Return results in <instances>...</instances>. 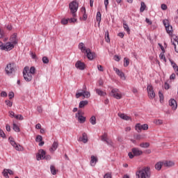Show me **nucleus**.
Returning <instances> with one entry per match:
<instances>
[{"label": "nucleus", "instance_id": "obj_1", "mask_svg": "<svg viewBox=\"0 0 178 178\" xmlns=\"http://www.w3.org/2000/svg\"><path fill=\"white\" fill-rule=\"evenodd\" d=\"M137 178H150L151 177V170L149 167L143 168L136 172Z\"/></svg>", "mask_w": 178, "mask_h": 178}, {"label": "nucleus", "instance_id": "obj_2", "mask_svg": "<svg viewBox=\"0 0 178 178\" xmlns=\"http://www.w3.org/2000/svg\"><path fill=\"white\" fill-rule=\"evenodd\" d=\"M16 70H17V67L16 66L15 63H10L7 64L5 68V72L7 76H12V74H15V73H16Z\"/></svg>", "mask_w": 178, "mask_h": 178}, {"label": "nucleus", "instance_id": "obj_3", "mask_svg": "<svg viewBox=\"0 0 178 178\" xmlns=\"http://www.w3.org/2000/svg\"><path fill=\"white\" fill-rule=\"evenodd\" d=\"M69 8L73 17H76L77 10H79V3L77 1H72L69 4Z\"/></svg>", "mask_w": 178, "mask_h": 178}, {"label": "nucleus", "instance_id": "obj_4", "mask_svg": "<svg viewBox=\"0 0 178 178\" xmlns=\"http://www.w3.org/2000/svg\"><path fill=\"white\" fill-rule=\"evenodd\" d=\"M143 154L141 149H139L138 147H134L131 149V152L128 153V156L130 159H133L134 156H140Z\"/></svg>", "mask_w": 178, "mask_h": 178}, {"label": "nucleus", "instance_id": "obj_5", "mask_svg": "<svg viewBox=\"0 0 178 178\" xmlns=\"http://www.w3.org/2000/svg\"><path fill=\"white\" fill-rule=\"evenodd\" d=\"M23 77L28 83L33 80V75L29 72V67H25L23 70Z\"/></svg>", "mask_w": 178, "mask_h": 178}, {"label": "nucleus", "instance_id": "obj_6", "mask_svg": "<svg viewBox=\"0 0 178 178\" xmlns=\"http://www.w3.org/2000/svg\"><path fill=\"white\" fill-rule=\"evenodd\" d=\"M15 48V44L11 42H6L4 45H1V51H12Z\"/></svg>", "mask_w": 178, "mask_h": 178}, {"label": "nucleus", "instance_id": "obj_7", "mask_svg": "<svg viewBox=\"0 0 178 178\" xmlns=\"http://www.w3.org/2000/svg\"><path fill=\"white\" fill-rule=\"evenodd\" d=\"M147 91L150 99H154L155 98V92L154 91V88L151 85H148L147 87Z\"/></svg>", "mask_w": 178, "mask_h": 178}, {"label": "nucleus", "instance_id": "obj_8", "mask_svg": "<svg viewBox=\"0 0 178 178\" xmlns=\"http://www.w3.org/2000/svg\"><path fill=\"white\" fill-rule=\"evenodd\" d=\"M135 129L138 133H141V130H148V124H144L141 125V124L138 123L135 126Z\"/></svg>", "mask_w": 178, "mask_h": 178}, {"label": "nucleus", "instance_id": "obj_9", "mask_svg": "<svg viewBox=\"0 0 178 178\" xmlns=\"http://www.w3.org/2000/svg\"><path fill=\"white\" fill-rule=\"evenodd\" d=\"M111 97L115 98V99H122V94L119 92V89L113 88L111 90Z\"/></svg>", "mask_w": 178, "mask_h": 178}, {"label": "nucleus", "instance_id": "obj_10", "mask_svg": "<svg viewBox=\"0 0 178 178\" xmlns=\"http://www.w3.org/2000/svg\"><path fill=\"white\" fill-rule=\"evenodd\" d=\"M46 152L44 149L39 150L38 153L36 154V159L37 161H42L44 158L45 157Z\"/></svg>", "mask_w": 178, "mask_h": 178}, {"label": "nucleus", "instance_id": "obj_11", "mask_svg": "<svg viewBox=\"0 0 178 178\" xmlns=\"http://www.w3.org/2000/svg\"><path fill=\"white\" fill-rule=\"evenodd\" d=\"M75 116L77 118L78 122H79V123H84V122H86V117L81 115V110L78 111V113H76Z\"/></svg>", "mask_w": 178, "mask_h": 178}, {"label": "nucleus", "instance_id": "obj_12", "mask_svg": "<svg viewBox=\"0 0 178 178\" xmlns=\"http://www.w3.org/2000/svg\"><path fill=\"white\" fill-rule=\"evenodd\" d=\"M75 67L79 69V70H84V69H86V64L79 60L75 63Z\"/></svg>", "mask_w": 178, "mask_h": 178}, {"label": "nucleus", "instance_id": "obj_13", "mask_svg": "<svg viewBox=\"0 0 178 178\" xmlns=\"http://www.w3.org/2000/svg\"><path fill=\"white\" fill-rule=\"evenodd\" d=\"M86 56L89 60H92L95 58V53L91 52V49H87Z\"/></svg>", "mask_w": 178, "mask_h": 178}, {"label": "nucleus", "instance_id": "obj_14", "mask_svg": "<svg viewBox=\"0 0 178 178\" xmlns=\"http://www.w3.org/2000/svg\"><path fill=\"white\" fill-rule=\"evenodd\" d=\"M169 105L171 106L172 111H176V109H177V103L175 99H170L169 100Z\"/></svg>", "mask_w": 178, "mask_h": 178}, {"label": "nucleus", "instance_id": "obj_15", "mask_svg": "<svg viewBox=\"0 0 178 178\" xmlns=\"http://www.w3.org/2000/svg\"><path fill=\"white\" fill-rule=\"evenodd\" d=\"M78 140L81 141L84 144H87V143L88 142V137L87 136V134L83 133L82 134V136L79 137Z\"/></svg>", "mask_w": 178, "mask_h": 178}, {"label": "nucleus", "instance_id": "obj_16", "mask_svg": "<svg viewBox=\"0 0 178 178\" xmlns=\"http://www.w3.org/2000/svg\"><path fill=\"white\" fill-rule=\"evenodd\" d=\"M58 147H59V143L58 141H54L51 145V147L49 148L50 152L53 154V152H55L56 149H58Z\"/></svg>", "mask_w": 178, "mask_h": 178}, {"label": "nucleus", "instance_id": "obj_17", "mask_svg": "<svg viewBox=\"0 0 178 178\" xmlns=\"http://www.w3.org/2000/svg\"><path fill=\"white\" fill-rule=\"evenodd\" d=\"M10 41L12 44L16 45L17 44V33H13L10 38Z\"/></svg>", "mask_w": 178, "mask_h": 178}, {"label": "nucleus", "instance_id": "obj_18", "mask_svg": "<svg viewBox=\"0 0 178 178\" xmlns=\"http://www.w3.org/2000/svg\"><path fill=\"white\" fill-rule=\"evenodd\" d=\"M113 70L115 71L116 74L120 77V79H123V80H126V77H124V73L123 72L119 70V69L114 67Z\"/></svg>", "mask_w": 178, "mask_h": 178}, {"label": "nucleus", "instance_id": "obj_19", "mask_svg": "<svg viewBox=\"0 0 178 178\" xmlns=\"http://www.w3.org/2000/svg\"><path fill=\"white\" fill-rule=\"evenodd\" d=\"M78 48L81 50V52H83V54H87L88 49L86 47V46H84V43L80 42L79 44Z\"/></svg>", "mask_w": 178, "mask_h": 178}, {"label": "nucleus", "instance_id": "obj_20", "mask_svg": "<svg viewBox=\"0 0 178 178\" xmlns=\"http://www.w3.org/2000/svg\"><path fill=\"white\" fill-rule=\"evenodd\" d=\"M90 159V165L95 166V165H97V162H98V159L95 157V156H91Z\"/></svg>", "mask_w": 178, "mask_h": 178}, {"label": "nucleus", "instance_id": "obj_21", "mask_svg": "<svg viewBox=\"0 0 178 178\" xmlns=\"http://www.w3.org/2000/svg\"><path fill=\"white\" fill-rule=\"evenodd\" d=\"M95 91L96 94H97V95H99L100 97H105V95H106V92H104L101 89L96 88Z\"/></svg>", "mask_w": 178, "mask_h": 178}, {"label": "nucleus", "instance_id": "obj_22", "mask_svg": "<svg viewBox=\"0 0 178 178\" xmlns=\"http://www.w3.org/2000/svg\"><path fill=\"white\" fill-rule=\"evenodd\" d=\"M119 118L123 119V120H130V117L124 113H118Z\"/></svg>", "mask_w": 178, "mask_h": 178}, {"label": "nucleus", "instance_id": "obj_23", "mask_svg": "<svg viewBox=\"0 0 178 178\" xmlns=\"http://www.w3.org/2000/svg\"><path fill=\"white\" fill-rule=\"evenodd\" d=\"M88 105V101L87 100H82L79 102V108H83L84 106Z\"/></svg>", "mask_w": 178, "mask_h": 178}, {"label": "nucleus", "instance_id": "obj_24", "mask_svg": "<svg viewBox=\"0 0 178 178\" xmlns=\"http://www.w3.org/2000/svg\"><path fill=\"white\" fill-rule=\"evenodd\" d=\"M102 141H104V143H106V144H109V140H108V134H104L101 136Z\"/></svg>", "mask_w": 178, "mask_h": 178}, {"label": "nucleus", "instance_id": "obj_25", "mask_svg": "<svg viewBox=\"0 0 178 178\" xmlns=\"http://www.w3.org/2000/svg\"><path fill=\"white\" fill-rule=\"evenodd\" d=\"M163 165V162L159 161V162L156 163L155 165V170H161V169H162Z\"/></svg>", "mask_w": 178, "mask_h": 178}, {"label": "nucleus", "instance_id": "obj_26", "mask_svg": "<svg viewBox=\"0 0 178 178\" xmlns=\"http://www.w3.org/2000/svg\"><path fill=\"white\" fill-rule=\"evenodd\" d=\"M163 165L167 168H170L175 165V163L173 161H165V162H163Z\"/></svg>", "mask_w": 178, "mask_h": 178}, {"label": "nucleus", "instance_id": "obj_27", "mask_svg": "<svg viewBox=\"0 0 178 178\" xmlns=\"http://www.w3.org/2000/svg\"><path fill=\"white\" fill-rule=\"evenodd\" d=\"M123 28L129 34H130V28H129V25L126 23V21H123Z\"/></svg>", "mask_w": 178, "mask_h": 178}, {"label": "nucleus", "instance_id": "obj_28", "mask_svg": "<svg viewBox=\"0 0 178 178\" xmlns=\"http://www.w3.org/2000/svg\"><path fill=\"white\" fill-rule=\"evenodd\" d=\"M8 140H9L10 143L12 145V147H15L17 145V143H16V142L15 141V138H13V137L10 136L8 138Z\"/></svg>", "mask_w": 178, "mask_h": 178}, {"label": "nucleus", "instance_id": "obj_29", "mask_svg": "<svg viewBox=\"0 0 178 178\" xmlns=\"http://www.w3.org/2000/svg\"><path fill=\"white\" fill-rule=\"evenodd\" d=\"M147 8V6L145 5V3L142 1L140 3V13H143V12H144V10H145V8Z\"/></svg>", "mask_w": 178, "mask_h": 178}, {"label": "nucleus", "instance_id": "obj_30", "mask_svg": "<svg viewBox=\"0 0 178 178\" xmlns=\"http://www.w3.org/2000/svg\"><path fill=\"white\" fill-rule=\"evenodd\" d=\"M90 122L91 123V124H92L93 126L95 124H97V118H95V116L92 115L90 118Z\"/></svg>", "mask_w": 178, "mask_h": 178}, {"label": "nucleus", "instance_id": "obj_31", "mask_svg": "<svg viewBox=\"0 0 178 178\" xmlns=\"http://www.w3.org/2000/svg\"><path fill=\"white\" fill-rule=\"evenodd\" d=\"M50 170H51V175H56V172H58V170H56V169L55 168V165H50Z\"/></svg>", "mask_w": 178, "mask_h": 178}, {"label": "nucleus", "instance_id": "obj_32", "mask_svg": "<svg viewBox=\"0 0 178 178\" xmlns=\"http://www.w3.org/2000/svg\"><path fill=\"white\" fill-rule=\"evenodd\" d=\"M13 130L15 131H16V133H19L20 131V128L19 127V126H17V124L13 123Z\"/></svg>", "mask_w": 178, "mask_h": 178}, {"label": "nucleus", "instance_id": "obj_33", "mask_svg": "<svg viewBox=\"0 0 178 178\" xmlns=\"http://www.w3.org/2000/svg\"><path fill=\"white\" fill-rule=\"evenodd\" d=\"M105 40L106 42H111V39L109 38V31L105 32Z\"/></svg>", "mask_w": 178, "mask_h": 178}, {"label": "nucleus", "instance_id": "obj_34", "mask_svg": "<svg viewBox=\"0 0 178 178\" xmlns=\"http://www.w3.org/2000/svg\"><path fill=\"white\" fill-rule=\"evenodd\" d=\"M2 175L3 177L9 178V173H8V169H4L2 172Z\"/></svg>", "mask_w": 178, "mask_h": 178}, {"label": "nucleus", "instance_id": "obj_35", "mask_svg": "<svg viewBox=\"0 0 178 178\" xmlns=\"http://www.w3.org/2000/svg\"><path fill=\"white\" fill-rule=\"evenodd\" d=\"M101 12L98 11L97 13V17H96V19H97V22H98V24H99V23H101Z\"/></svg>", "mask_w": 178, "mask_h": 178}, {"label": "nucleus", "instance_id": "obj_36", "mask_svg": "<svg viewBox=\"0 0 178 178\" xmlns=\"http://www.w3.org/2000/svg\"><path fill=\"white\" fill-rule=\"evenodd\" d=\"M129 65H130V61H129V58L125 57L124 58V67H127V66H129Z\"/></svg>", "mask_w": 178, "mask_h": 178}, {"label": "nucleus", "instance_id": "obj_37", "mask_svg": "<svg viewBox=\"0 0 178 178\" xmlns=\"http://www.w3.org/2000/svg\"><path fill=\"white\" fill-rule=\"evenodd\" d=\"M14 148L16 149V151H23L24 149L22 146L19 144L15 145Z\"/></svg>", "mask_w": 178, "mask_h": 178}, {"label": "nucleus", "instance_id": "obj_38", "mask_svg": "<svg viewBox=\"0 0 178 178\" xmlns=\"http://www.w3.org/2000/svg\"><path fill=\"white\" fill-rule=\"evenodd\" d=\"M141 148H148L149 147V143H142L140 144Z\"/></svg>", "mask_w": 178, "mask_h": 178}, {"label": "nucleus", "instance_id": "obj_39", "mask_svg": "<svg viewBox=\"0 0 178 178\" xmlns=\"http://www.w3.org/2000/svg\"><path fill=\"white\" fill-rule=\"evenodd\" d=\"M165 30L168 34H172V33L173 31V28L170 26H165Z\"/></svg>", "mask_w": 178, "mask_h": 178}, {"label": "nucleus", "instance_id": "obj_40", "mask_svg": "<svg viewBox=\"0 0 178 178\" xmlns=\"http://www.w3.org/2000/svg\"><path fill=\"white\" fill-rule=\"evenodd\" d=\"M83 97L86 98H90V97H91V94L90 93V92L87 91V90H83Z\"/></svg>", "mask_w": 178, "mask_h": 178}, {"label": "nucleus", "instance_id": "obj_41", "mask_svg": "<svg viewBox=\"0 0 178 178\" xmlns=\"http://www.w3.org/2000/svg\"><path fill=\"white\" fill-rule=\"evenodd\" d=\"M170 62L171 65L172 66L174 70H176L178 68L177 64L172 60H170Z\"/></svg>", "mask_w": 178, "mask_h": 178}, {"label": "nucleus", "instance_id": "obj_42", "mask_svg": "<svg viewBox=\"0 0 178 178\" xmlns=\"http://www.w3.org/2000/svg\"><path fill=\"white\" fill-rule=\"evenodd\" d=\"M170 62L171 65L172 66L174 70H176L178 68L177 64L172 60H170Z\"/></svg>", "mask_w": 178, "mask_h": 178}, {"label": "nucleus", "instance_id": "obj_43", "mask_svg": "<svg viewBox=\"0 0 178 178\" xmlns=\"http://www.w3.org/2000/svg\"><path fill=\"white\" fill-rule=\"evenodd\" d=\"M29 73H30L32 76L33 74H35V67H31L30 70H29Z\"/></svg>", "mask_w": 178, "mask_h": 178}, {"label": "nucleus", "instance_id": "obj_44", "mask_svg": "<svg viewBox=\"0 0 178 178\" xmlns=\"http://www.w3.org/2000/svg\"><path fill=\"white\" fill-rule=\"evenodd\" d=\"M42 60L43 63H44V64L49 63V58H48V57H47V56L42 57Z\"/></svg>", "mask_w": 178, "mask_h": 178}, {"label": "nucleus", "instance_id": "obj_45", "mask_svg": "<svg viewBox=\"0 0 178 178\" xmlns=\"http://www.w3.org/2000/svg\"><path fill=\"white\" fill-rule=\"evenodd\" d=\"M69 23H76L77 22V18L76 17H73L72 18H68Z\"/></svg>", "mask_w": 178, "mask_h": 178}, {"label": "nucleus", "instance_id": "obj_46", "mask_svg": "<svg viewBox=\"0 0 178 178\" xmlns=\"http://www.w3.org/2000/svg\"><path fill=\"white\" fill-rule=\"evenodd\" d=\"M160 59H163L164 62H166V57H165V53L161 52L159 55Z\"/></svg>", "mask_w": 178, "mask_h": 178}, {"label": "nucleus", "instance_id": "obj_47", "mask_svg": "<svg viewBox=\"0 0 178 178\" xmlns=\"http://www.w3.org/2000/svg\"><path fill=\"white\" fill-rule=\"evenodd\" d=\"M154 123H155V124L159 125L162 124L163 123V121L162 120H154Z\"/></svg>", "mask_w": 178, "mask_h": 178}, {"label": "nucleus", "instance_id": "obj_48", "mask_svg": "<svg viewBox=\"0 0 178 178\" xmlns=\"http://www.w3.org/2000/svg\"><path fill=\"white\" fill-rule=\"evenodd\" d=\"M36 143H40V141H42V136L41 135H38L35 138Z\"/></svg>", "mask_w": 178, "mask_h": 178}, {"label": "nucleus", "instance_id": "obj_49", "mask_svg": "<svg viewBox=\"0 0 178 178\" xmlns=\"http://www.w3.org/2000/svg\"><path fill=\"white\" fill-rule=\"evenodd\" d=\"M0 137L1 138H6V135L5 134V132L0 128Z\"/></svg>", "mask_w": 178, "mask_h": 178}, {"label": "nucleus", "instance_id": "obj_50", "mask_svg": "<svg viewBox=\"0 0 178 178\" xmlns=\"http://www.w3.org/2000/svg\"><path fill=\"white\" fill-rule=\"evenodd\" d=\"M83 95H84V92H83V91L81 90V92L76 93L75 97L76 98H80V97H83Z\"/></svg>", "mask_w": 178, "mask_h": 178}, {"label": "nucleus", "instance_id": "obj_51", "mask_svg": "<svg viewBox=\"0 0 178 178\" xmlns=\"http://www.w3.org/2000/svg\"><path fill=\"white\" fill-rule=\"evenodd\" d=\"M15 119H17L18 120H23L24 119V118L23 117V115H15Z\"/></svg>", "mask_w": 178, "mask_h": 178}, {"label": "nucleus", "instance_id": "obj_52", "mask_svg": "<svg viewBox=\"0 0 178 178\" xmlns=\"http://www.w3.org/2000/svg\"><path fill=\"white\" fill-rule=\"evenodd\" d=\"M5 102L7 106H10V108L13 105V102H10V100H6Z\"/></svg>", "mask_w": 178, "mask_h": 178}, {"label": "nucleus", "instance_id": "obj_53", "mask_svg": "<svg viewBox=\"0 0 178 178\" xmlns=\"http://www.w3.org/2000/svg\"><path fill=\"white\" fill-rule=\"evenodd\" d=\"M163 23L165 27H168L169 26H170V25L169 24V20H168V19H164V20L163 21Z\"/></svg>", "mask_w": 178, "mask_h": 178}, {"label": "nucleus", "instance_id": "obj_54", "mask_svg": "<svg viewBox=\"0 0 178 178\" xmlns=\"http://www.w3.org/2000/svg\"><path fill=\"white\" fill-rule=\"evenodd\" d=\"M5 37V31L0 29V38H3Z\"/></svg>", "mask_w": 178, "mask_h": 178}, {"label": "nucleus", "instance_id": "obj_55", "mask_svg": "<svg viewBox=\"0 0 178 178\" xmlns=\"http://www.w3.org/2000/svg\"><path fill=\"white\" fill-rule=\"evenodd\" d=\"M108 5H109V0H104V6L106 10H108Z\"/></svg>", "mask_w": 178, "mask_h": 178}, {"label": "nucleus", "instance_id": "obj_56", "mask_svg": "<svg viewBox=\"0 0 178 178\" xmlns=\"http://www.w3.org/2000/svg\"><path fill=\"white\" fill-rule=\"evenodd\" d=\"M159 96L160 98V102H163V94H162V92H159Z\"/></svg>", "mask_w": 178, "mask_h": 178}, {"label": "nucleus", "instance_id": "obj_57", "mask_svg": "<svg viewBox=\"0 0 178 178\" xmlns=\"http://www.w3.org/2000/svg\"><path fill=\"white\" fill-rule=\"evenodd\" d=\"M68 22H69V19H63L61 20L62 24H67Z\"/></svg>", "mask_w": 178, "mask_h": 178}, {"label": "nucleus", "instance_id": "obj_58", "mask_svg": "<svg viewBox=\"0 0 178 178\" xmlns=\"http://www.w3.org/2000/svg\"><path fill=\"white\" fill-rule=\"evenodd\" d=\"M104 178H112V174L107 172L104 175Z\"/></svg>", "mask_w": 178, "mask_h": 178}, {"label": "nucleus", "instance_id": "obj_59", "mask_svg": "<svg viewBox=\"0 0 178 178\" xmlns=\"http://www.w3.org/2000/svg\"><path fill=\"white\" fill-rule=\"evenodd\" d=\"M97 70L99 72H104V67L101 65H97Z\"/></svg>", "mask_w": 178, "mask_h": 178}, {"label": "nucleus", "instance_id": "obj_60", "mask_svg": "<svg viewBox=\"0 0 178 178\" xmlns=\"http://www.w3.org/2000/svg\"><path fill=\"white\" fill-rule=\"evenodd\" d=\"M8 97L10 99H12L15 97V93L13 92H10L8 94Z\"/></svg>", "mask_w": 178, "mask_h": 178}, {"label": "nucleus", "instance_id": "obj_61", "mask_svg": "<svg viewBox=\"0 0 178 178\" xmlns=\"http://www.w3.org/2000/svg\"><path fill=\"white\" fill-rule=\"evenodd\" d=\"M44 159H45L46 161H50L51 159V155L47 154V155H44Z\"/></svg>", "mask_w": 178, "mask_h": 178}, {"label": "nucleus", "instance_id": "obj_62", "mask_svg": "<svg viewBox=\"0 0 178 178\" xmlns=\"http://www.w3.org/2000/svg\"><path fill=\"white\" fill-rule=\"evenodd\" d=\"M1 97H8V93H6V92L5 91H2L1 92Z\"/></svg>", "mask_w": 178, "mask_h": 178}, {"label": "nucleus", "instance_id": "obj_63", "mask_svg": "<svg viewBox=\"0 0 178 178\" xmlns=\"http://www.w3.org/2000/svg\"><path fill=\"white\" fill-rule=\"evenodd\" d=\"M9 115L10 118H15L16 115H15V112L13 111H9Z\"/></svg>", "mask_w": 178, "mask_h": 178}, {"label": "nucleus", "instance_id": "obj_64", "mask_svg": "<svg viewBox=\"0 0 178 178\" xmlns=\"http://www.w3.org/2000/svg\"><path fill=\"white\" fill-rule=\"evenodd\" d=\"M114 60H115L116 62H119L120 60V57H119V56H114Z\"/></svg>", "mask_w": 178, "mask_h": 178}]
</instances>
